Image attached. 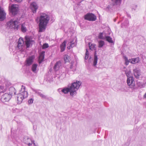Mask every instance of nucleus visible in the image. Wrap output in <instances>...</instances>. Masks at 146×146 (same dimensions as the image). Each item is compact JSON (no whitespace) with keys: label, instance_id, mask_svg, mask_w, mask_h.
I'll return each mask as SVG.
<instances>
[{"label":"nucleus","instance_id":"obj_28","mask_svg":"<svg viewBox=\"0 0 146 146\" xmlns=\"http://www.w3.org/2000/svg\"><path fill=\"white\" fill-rule=\"evenodd\" d=\"M21 30L23 33L27 31V29L24 24H22L21 25Z\"/></svg>","mask_w":146,"mask_h":146},{"label":"nucleus","instance_id":"obj_30","mask_svg":"<svg viewBox=\"0 0 146 146\" xmlns=\"http://www.w3.org/2000/svg\"><path fill=\"white\" fill-rule=\"evenodd\" d=\"M106 40L110 43H113V41L112 38L110 36H106Z\"/></svg>","mask_w":146,"mask_h":146},{"label":"nucleus","instance_id":"obj_15","mask_svg":"<svg viewBox=\"0 0 146 146\" xmlns=\"http://www.w3.org/2000/svg\"><path fill=\"white\" fill-rule=\"evenodd\" d=\"M45 52L44 51H42L40 53L39 58V63L40 64L44 60V57Z\"/></svg>","mask_w":146,"mask_h":146},{"label":"nucleus","instance_id":"obj_22","mask_svg":"<svg viewBox=\"0 0 146 146\" xmlns=\"http://www.w3.org/2000/svg\"><path fill=\"white\" fill-rule=\"evenodd\" d=\"M121 0H112L111 4L113 6L119 5Z\"/></svg>","mask_w":146,"mask_h":146},{"label":"nucleus","instance_id":"obj_3","mask_svg":"<svg viewBox=\"0 0 146 146\" xmlns=\"http://www.w3.org/2000/svg\"><path fill=\"white\" fill-rule=\"evenodd\" d=\"M28 93L25 90V87L22 85L21 90L19 93L17 94V100L18 103L20 104L22 103L24 99L28 97Z\"/></svg>","mask_w":146,"mask_h":146},{"label":"nucleus","instance_id":"obj_51","mask_svg":"<svg viewBox=\"0 0 146 146\" xmlns=\"http://www.w3.org/2000/svg\"><path fill=\"white\" fill-rule=\"evenodd\" d=\"M143 98H146V92L145 93V94L144 95V96H143Z\"/></svg>","mask_w":146,"mask_h":146},{"label":"nucleus","instance_id":"obj_43","mask_svg":"<svg viewBox=\"0 0 146 146\" xmlns=\"http://www.w3.org/2000/svg\"><path fill=\"white\" fill-rule=\"evenodd\" d=\"M40 96L41 97L43 98L46 99V96L43 94H41V95Z\"/></svg>","mask_w":146,"mask_h":146},{"label":"nucleus","instance_id":"obj_31","mask_svg":"<svg viewBox=\"0 0 146 146\" xmlns=\"http://www.w3.org/2000/svg\"><path fill=\"white\" fill-rule=\"evenodd\" d=\"M98 47L99 48H102L104 44V42L103 40H100L98 42Z\"/></svg>","mask_w":146,"mask_h":146},{"label":"nucleus","instance_id":"obj_20","mask_svg":"<svg viewBox=\"0 0 146 146\" xmlns=\"http://www.w3.org/2000/svg\"><path fill=\"white\" fill-rule=\"evenodd\" d=\"M96 54V51H95L94 54V59L93 62V66L94 67H95L97 65L98 59Z\"/></svg>","mask_w":146,"mask_h":146},{"label":"nucleus","instance_id":"obj_42","mask_svg":"<svg viewBox=\"0 0 146 146\" xmlns=\"http://www.w3.org/2000/svg\"><path fill=\"white\" fill-rule=\"evenodd\" d=\"M40 96L41 97L43 98L46 99V96L43 94H41V95Z\"/></svg>","mask_w":146,"mask_h":146},{"label":"nucleus","instance_id":"obj_17","mask_svg":"<svg viewBox=\"0 0 146 146\" xmlns=\"http://www.w3.org/2000/svg\"><path fill=\"white\" fill-rule=\"evenodd\" d=\"M61 66V62L60 61L57 62L55 64L54 67V69L55 71L59 70Z\"/></svg>","mask_w":146,"mask_h":146},{"label":"nucleus","instance_id":"obj_37","mask_svg":"<svg viewBox=\"0 0 146 146\" xmlns=\"http://www.w3.org/2000/svg\"><path fill=\"white\" fill-rule=\"evenodd\" d=\"M48 44L47 43L44 44L42 46V49H45L48 48Z\"/></svg>","mask_w":146,"mask_h":146},{"label":"nucleus","instance_id":"obj_5","mask_svg":"<svg viewBox=\"0 0 146 146\" xmlns=\"http://www.w3.org/2000/svg\"><path fill=\"white\" fill-rule=\"evenodd\" d=\"M9 9L10 14L11 16H14L17 15L19 10L18 6L16 4L12 5Z\"/></svg>","mask_w":146,"mask_h":146},{"label":"nucleus","instance_id":"obj_18","mask_svg":"<svg viewBox=\"0 0 146 146\" xmlns=\"http://www.w3.org/2000/svg\"><path fill=\"white\" fill-rule=\"evenodd\" d=\"M67 41L64 40L62 43L60 45V51L61 52H63L65 49L66 47V43Z\"/></svg>","mask_w":146,"mask_h":146},{"label":"nucleus","instance_id":"obj_36","mask_svg":"<svg viewBox=\"0 0 146 146\" xmlns=\"http://www.w3.org/2000/svg\"><path fill=\"white\" fill-rule=\"evenodd\" d=\"M4 87L3 86H0V93H3L5 92V89L3 90Z\"/></svg>","mask_w":146,"mask_h":146},{"label":"nucleus","instance_id":"obj_41","mask_svg":"<svg viewBox=\"0 0 146 146\" xmlns=\"http://www.w3.org/2000/svg\"><path fill=\"white\" fill-rule=\"evenodd\" d=\"M137 7V5H135L132 8V11L134 10L135 11Z\"/></svg>","mask_w":146,"mask_h":146},{"label":"nucleus","instance_id":"obj_27","mask_svg":"<svg viewBox=\"0 0 146 146\" xmlns=\"http://www.w3.org/2000/svg\"><path fill=\"white\" fill-rule=\"evenodd\" d=\"M90 43H89V47L90 49L91 50H93L94 49H95V46L96 45L95 44H92L91 45Z\"/></svg>","mask_w":146,"mask_h":146},{"label":"nucleus","instance_id":"obj_4","mask_svg":"<svg viewBox=\"0 0 146 146\" xmlns=\"http://www.w3.org/2000/svg\"><path fill=\"white\" fill-rule=\"evenodd\" d=\"M19 21L17 20L11 19L10 21L7 23L8 27L10 28L14 29L15 30H17L18 28Z\"/></svg>","mask_w":146,"mask_h":146},{"label":"nucleus","instance_id":"obj_44","mask_svg":"<svg viewBox=\"0 0 146 146\" xmlns=\"http://www.w3.org/2000/svg\"><path fill=\"white\" fill-rule=\"evenodd\" d=\"M35 92L39 96H40V95H41L42 93L40 92H37L36 91V90H35Z\"/></svg>","mask_w":146,"mask_h":146},{"label":"nucleus","instance_id":"obj_23","mask_svg":"<svg viewBox=\"0 0 146 146\" xmlns=\"http://www.w3.org/2000/svg\"><path fill=\"white\" fill-rule=\"evenodd\" d=\"M129 24V22L127 19H126L124 21V22L121 24V27L123 28L125 27V28L127 27L128 26Z\"/></svg>","mask_w":146,"mask_h":146},{"label":"nucleus","instance_id":"obj_52","mask_svg":"<svg viewBox=\"0 0 146 146\" xmlns=\"http://www.w3.org/2000/svg\"><path fill=\"white\" fill-rule=\"evenodd\" d=\"M114 21H115V19L114 20Z\"/></svg>","mask_w":146,"mask_h":146},{"label":"nucleus","instance_id":"obj_24","mask_svg":"<svg viewBox=\"0 0 146 146\" xmlns=\"http://www.w3.org/2000/svg\"><path fill=\"white\" fill-rule=\"evenodd\" d=\"M37 66L38 64H33L31 68V70L33 72H36V70Z\"/></svg>","mask_w":146,"mask_h":146},{"label":"nucleus","instance_id":"obj_45","mask_svg":"<svg viewBox=\"0 0 146 146\" xmlns=\"http://www.w3.org/2000/svg\"><path fill=\"white\" fill-rule=\"evenodd\" d=\"M62 89V88H60L58 89L57 91L60 94H61L60 92H61V90Z\"/></svg>","mask_w":146,"mask_h":146},{"label":"nucleus","instance_id":"obj_2","mask_svg":"<svg viewBox=\"0 0 146 146\" xmlns=\"http://www.w3.org/2000/svg\"><path fill=\"white\" fill-rule=\"evenodd\" d=\"M50 17L48 15L44 13H42L39 17V32H41L45 29V27L48 23Z\"/></svg>","mask_w":146,"mask_h":146},{"label":"nucleus","instance_id":"obj_11","mask_svg":"<svg viewBox=\"0 0 146 146\" xmlns=\"http://www.w3.org/2000/svg\"><path fill=\"white\" fill-rule=\"evenodd\" d=\"M25 42L27 48H29L30 45L34 42V41L31 40L28 36H26L25 37Z\"/></svg>","mask_w":146,"mask_h":146},{"label":"nucleus","instance_id":"obj_29","mask_svg":"<svg viewBox=\"0 0 146 146\" xmlns=\"http://www.w3.org/2000/svg\"><path fill=\"white\" fill-rule=\"evenodd\" d=\"M9 92H12L13 93V94H16V92L15 91V88L13 87H11L9 89Z\"/></svg>","mask_w":146,"mask_h":146},{"label":"nucleus","instance_id":"obj_39","mask_svg":"<svg viewBox=\"0 0 146 146\" xmlns=\"http://www.w3.org/2000/svg\"><path fill=\"white\" fill-rule=\"evenodd\" d=\"M111 9V7L110 6L108 5V7L106 8V11H108L110 10V9Z\"/></svg>","mask_w":146,"mask_h":146},{"label":"nucleus","instance_id":"obj_6","mask_svg":"<svg viewBox=\"0 0 146 146\" xmlns=\"http://www.w3.org/2000/svg\"><path fill=\"white\" fill-rule=\"evenodd\" d=\"M13 95V93L12 92H9V93H5L1 96V101L3 102L9 101Z\"/></svg>","mask_w":146,"mask_h":146},{"label":"nucleus","instance_id":"obj_21","mask_svg":"<svg viewBox=\"0 0 146 146\" xmlns=\"http://www.w3.org/2000/svg\"><path fill=\"white\" fill-rule=\"evenodd\" d=\"M124 71L125 72V74L127 76V78L133 77L132 75L131 71L130 70H125Z\"/></svg>","mask_w":146,"mask_h":146},{"label":"nucleus","instance_id":"obj_8","mask_svg":"<svg viewBox=\"0 0 146 146\" xmlns=\"http://www.w3.org/2000/svg\"><path fill=\"white\" fill-rule=\"evenodd\" d=\"M85 19L89 21H94L96 19V17L92 13H88L84 16Z\"/></svg>","mask_w":146,"mask_h":146},{"label":"nucleus","instance_id":"obj_13","mask_svg":"<svg viewBox=\"0 0 146 146\" xmlns=\"http://www.w3.org/2000/svg\"><path fill=\"white\" fill-rule=\"evenodd\" d=\"M24 143L28 145L29 146H31L34 143V145H35L34 141H33L32 139L28 138H24Z\"/></svg>","mask_w":146,"mask_h":146},{"label":"nucleus","instance_id":"obj_46","mask_svg":"<svg viewBox=\"0 0 146 146\" xmlns=\"http://www.w3.org/2000/svg\"><path fill=\"white\" fill-rule=\"evenodd\" d=\"M126 15H127V16L128 17H129L130 18H131V16L129 14V13H128L127 12H126Z\"/></svg>","mask_w":146,"mask_h":146},{"label":"nucleus","instance_id":"obj_7","mask_svg":"<svg viewBox=\"0 0 146 146\" xmlns=\"http://www.w3.org/2000/svg\"><path fill=\"white\" fill-rule=\"evenodd\" d=\"M127 82L128 85L129 86L130 88H131L133 90L135 88V81L134 80V78L133 77H129V78H127Z\"/></svg>","mask_w":146,"mask_h":146},{"label":"nucleus","instance_id":"obj_50","mask_svg":"<svg viewBox=\"0 0 146 146\" xmlns=\"http://www.w3.org/2000/svg\"><path fill=\"white\" fill-rule=\"evenodd\" d=\"M57 78L59 80H62V78L61 77H60V76H59V77L58 76Z\"/></svg>","mask_w":146,"mask_h":146},{"label":"nucleus","instance_id":"obj_16","mask_svg":"<svg viewBox=\"0 0 146 146\" xmlns=\"http://www.w3.org/2000/svg\"><path fill=\"white\" fill-rule=\"evenodd\" d=\"M76 63L74 61H72L70 63V68L72 69V71L74 72L76 70Z\"/></svg>","mask_w":146,"mask_h":146},{"label":"nucleus","instance_id":"obj_33","mask_svg":"<svg viewBox=\"0 0 146 146\" xmlns=\"http://www.w3.org/2000/svg\"><path fill=\"white\" fill-rule=\"evenodd\" d=\"M89 53L88 51V49H86V51L85 53V60H87L88 59L89 57Z\"/></svg>","mask_w":146,"mask_h":146},{"label":"nucleus","instance_id":"obj_40","mask_svg":"<svg viewBox=\"0 0 146 146\" xmlns=\"http://www.w3.org/2000/svg\"><path fill=\"white\" fill-rule=\"evenodd\" d=\"M33 99L31 98L29 99L28 101V103L29 104H31L33 103Z\"/></svg>","mask_w":146,"mask_h":146},{"label":"nucleus","instance_id":"obj_48","mask_svg":"<svg viewBox=\"0 0 146 146\" xmlns=\"http://www.w3.org/2000/svg\"><path fill=\"white\" fill-rule=\"evenodd\" d=\"M23 0H14V1L20 3L22 2Z\"/></svg>","mask_w":146,"mask_h":146},{"label":"nucleus","instance_id":"obj_1","mask_svg":"<svg viewBox=\"0 0 146 146\" xmlns=\"http://www.w3.org/2000/svg\"><path fill=\"white\" fill-rule=\"evenodd\" d=\"M81 84L80 82L76 81L72 83L71 85L69 84L67 87L62 88L61 92L65 94H66L70 92V96H75L77 94L76 91L79 88Z\"/></svg>","mask_w":146,"mask_h":146},{"label":"nucleus","instance_id":"obj_9","mask_svg":"<svg viewBox=\"0 0 146 146\" xmlns=\"http://www.w3.org/2000/svg\"><path fill=\"white\" fill-rule=\"evenodd\" d=\"M35 58L34 55H32L27 58L25 62V65L27 66H29L32 64Z\"/></svg>","mask_w":146,"mask_h":146},{"label":"nucleus","instance_id":"obj_12","mask_svg":"<svg viewBox=\"0 0 146 146\" xmlns=\"http://www.w3.org/2000/svg\"><path fill=\"white\" fill-rule=\"evenodd\" d=\"M31 9L33 13L36 12V10L38 9V6L35 2H33L30 5Z\"/></svg>","mask_w":146,"mask_h":146},{"label":"nucleus","instance_id":"obj_25","mask_svg":"<svg viewBox=\"0 0 146 146\" xmlns=\"http://www.w3.org/2000/svg\"><path fill=\"white\" fill-rule=\"evenodd\" d=\"M132 62L131 64H135L138 63L140 61V58L139 57H137L136 58H132Z\"/></svg>","mask_w":146,"mask_h":146},{"label":"nucleus","instance_id":"obj_38","mask_svg":"<svg viewBox=\"0 0 146 146\" xmlns=\"http://www.w3.org/2000/svg\"><path fill=\"white\" fill-rule=\"evenodd\" d=\"M98 38H99L100 39H103V33H99V36H98Z\"/></svg>","mask_w":146,"mask_h":146},{"label":"nucleus","instance_id":"obj_34","mask_svg":"<svg viewBox=\"0 0 146 146\" xmlns=\"http://www.w3.org/2000/svg\"><path fill=\"white\" fill-rule=\"evenodd\" d=\"M70 47L72 48L75 46L73 40H71L70 41Z\"/></svg>","mask_w":146,"mask_h":146},{"label":"nucleus","instance_id":"obj_32","mask_svg":"<svg viewBox=\"0 0 146 146\" xmlns=\"http://www.w3.org/2000/svg\"><path fill=\"white\" fill-rule=\"evenodd\" d=\"M123 57L125 61V64L126 66L128 65L129 64V62H128V60L127 57L125 56H124Z\"/></svg>","mask_w":146,"mask_h":146},{"label":"nucleus","instance_id":"obj_10","mask_svg":"<svg viewBox=\"0 0 146 146\" xmlns=\"http://www.w3.org/2000/svg\"><path fill=\"white\" fill-rule=\"evenodd\" d=\"M6 14L3 8L0 7V21H3L5 19Z\"/></svg>","mask_w":146,"mask_h":146},{"label":"nucleus","instance_id":"obj_14","mask_svg":"<svg viewBox=\"0 0 146 146\" xmlns=\"http://www.w3.org/2000/svg\"><path fill=\"white\" fill-rule=\"evenodd\" d=\"M133 72L134 76L135 78L137 79L139 78L141 75L140 70L137 68H135L133 69Z\"/></svg>","mask_w":146,"mask_h":146},{"label":"nucleus","instance_id":"obj_35","mask_svg":"<svg viewBox=\"0 0 146 146\" xmlns=\"http://www.w3.org/2000/svg\"><path fill=\"white\" fill-rule=\"evenodd\" d=\"M64 60L65 62L69 61V59L68 58V56L65 55L64 57Z\"/></svg>","mask_w":146,"mask_h":146},{"label":"nucleus","instance_id":"obj_47","mask_svg":"<svg viewBox=\"0 0 146 146\" xmlns=\"http://www.w3.org/2000/svg\"><path fill=\"white\" fill-rule=\"evenodd\" d=\"M75 1H77L78 3H81V1H79V0H73V2L76 3Z\"/></svg>","mask_w":146,"mask_h":146},{"label":"nucleus","instance_id":"obj_26","mask_svg":"<svg viewBox=\"0 0 146 146\" xmlns=\"http://www.w3.org/2000/svg\"><path fill=\"white\" fill-rule=\"evenodd\" d=\"M137 84L138 86L140 88H144L145 87V85L142 82H137Z\"/></svg>","mask_w":146,"mask_h":146},{"label":"nucleus","instance_id":"obj_49","mask_svg":"<svg viewBox=\"0 0 146 146\" xmlns=\"http://www.w3.org/2000/svg\"><path fill=\"white\" fill-rule=\"evenodd\" d=\"M128 60L129 62H130L131 63V62H132V58L131 59H129V60Z\"/></svg>","mask_w":146,"mask_h":146},{"label":"nucleus","instance_id":"obj_19","mask_svg":"<svg viewBox=\"0 0 146 146\" xmlns=\"http://www.w3.org/2000/svg\"><path fill=\"white\" fill-rule=\"evenodd\" d=\"M23 43V39L22 38H20L18 42L17 45V47L19 49H21V48Z\"/></svg>","mask_w":146,"mask_h":146}]
</instances>
